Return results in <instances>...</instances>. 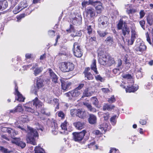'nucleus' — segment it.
Returning a JSON list of instances; mask_svg holds the SVG:
<instances>
[{"mask_svg":"<svg viewBox=\"0 0 153 153\" xmlns=\"http://www.w3.org/2000/svg\"><path fill=\"white\" fill-rule=\"evenodd\" d=\"M33 106H35L37 109L41 110V112L43 114H45V111L42 110L43 108V104L37 97H36L32 101L29 102L24 105V107L26 111L33 113L35 112V110L32 108Z\"/></svg>","mask_w":153,"mask_h":153,"instance_id":"f257e3e1","label":"nucleus"},{"mask_svg":"<svg viewBox=\"0 0 153 153\" xmlns=\"http://www.w3.org/2000/svg\"><path fill=\"white\" fill-rule=\"evenodd\" d=\"M28 128V130L26 138L27 143L36 145V143L34 138L38 136V133L36 129L30 127Z\"/></svg>","mask_w":153,"mask_h":153,"instance_id":"f03ea898","label":"nucleus"},{"mask_svg":"<svg viewBox=\"0 0 153 153\" xmlns=\"http://www.w3.org/2000/svg\"><path fill=\"white\" fill-rule=\"evenodd\" d=\"M74 68V64L70 62H62L60 68L61 71L65 72L73 70Z\"/></svg>","mask_w":153,"mask_h":153,"instance_id":"7ed1b4c3","label":"nucleus"},{"mask_svg":"<svg viewBox=\"0 0 153 153\" xmlns=\"http://www.w3.org/2000/svg\"><path fill=\"white\" fill-rule=\"evenodd\" d=\"M74 55L77 57H80L82 55V51L78 42H75L73 49Z\"/></svg>","mask_w":153,"mask_h":153,"instance_id":"20e7f679","label":"nucleus"},{"mask_svg":"<svg viewBox=\"0 0 153 153\" xmlns=\"http://www.w3.org/2000/svg\"><path fill=\"white\" fill-rule=\"evenodd\" d=\"M108 18L105 16H102L98 19L99 27L102 28H104L108 25Z\"/></svg>","mask_w":153,"mask_h":153,"instance_id":"39448f33","label":"nucleus"},{"mask_svg":"<svg viewBox=\"0 0 153 153\" xmlns=\"http://www.w3.org/2000/svg\"><path fill=\"white\" fill-rule=\"evenodd\" d=\"M86 131L83 130L79 132H74L73 133V139L76 142H79L83 139Z\"/></svg>","mask_w":153,"mask_h":153,"instance_id":"423d86ee","label":"nucleus"},{"mask_svg":"<svg viewBox=\"0 0 153 153\" xmlns=\"http://www.w3.org/2000/svg\"><path fill=\"white\" fill-rule=\"evenodd\" d=\"M135 48L137 53L139 54H141L146 50L147 47L144 43L142 42L136 45Z\"/></svg>","mask_w":153,"mask_h":153,"instance_id":"0eeeda50","label":"nucleus"},{"mask_svg":"<svg viewBox=\"0 0 153 153\" xmlns=\"http://www.w3.org/2000/svg\"><path fill=\"white\" fill-rule=\"evenodd\" d=\"M86 16L88 18H94L96 14L95 9L91 7H87L85 10Z\"/></svg>","mask_w":153,"mask_h":153,"instance_id":"6e6552de","label":"nucleus"},{"mask_svg":"<svg viewBox=\"0 0 153 153\" xmlns=\"http://www.w3.org/2000/svg\"><path fill=\"white\" fill-rule=\"evenodd\" d=\"M80 94L79 91L74 89L70 92H68L67 96L69 97L71 100H74V98L79 96Z\"/></svg>","mask_w":153,"mask_h":153,"instance_id":"1a4fd4ad","label":"nucleus"},{"mask_svg":"<svg viewBox=\"0 0 153 153\" xmlns=\"http://www.w3.org/2000/svg\"><path fill=\"white\" fill-rule=\"evenodd\" d=\"M61 86L62 89L64 90H68L69 89L70 86L71 85V83L68 82L66 80L61 79Z\"/></svg>","mask_w":153,"mask_h":153,"instance_id":"9d476101","label":"nucleus"},{"mask_svg":"<svg viewBox=\"0 0 153 153\" xmlns=\"http://www.w3.org/2000/svg\"><path fill=\"white\" fill-rule=\"evenodd\" d=\"M137 36V35L136 31L133 29L131 30V36L130 39H129L128 41L129 45H132L136 38Z\"/></svg>","mask_w":153,"mask_h":153,"instance_id":"9b49d317","label":"nucleus"},{"mask_svg":"<svg viewBox=\"0 0 153 153\" xmlns=\"http://www.w3.org/2000/svg\"><path fill=\"white\" fill-rule=\"evenodd\" d=\"M109 55H104L100 57L99 62L100 64L102 65H105L107 64L108 59H109Z\"/></svg>","mask_w":153,"mask_h":153,"instance_id":"f8f14e48","label":"nucleus"},{"mask_svg":"<svg viewBox=\"0 0 153 153\" xmlns=\"http://www.w3.org/2000/svg\"><path fill=\"white\" fill-rule=\"evenodd\" d=\"M15 95L17 96L16 100L20 102H24L25 98L22 96V95L20 93L18 90V87H15Z\"/></svg>","mask_w":153,"mask_h":153,"instance_id":"ddd939ff","label":"nucleus"},{"mask_svg":"<svg viewBox=\"0 0 153 153\" xmlns=\"http://www.w3.org/2000/svg\"><path fill=\"white\" fill-rule=\"evenodd\" d=\"M90 68H85L83 73L84 74L85 77L88 80L92 79L93 78V75L88 71L90 70Z\"/></svg>","mask_w":153,"mask_h":153,"instance_id":"4468645a","label":"nucleus"},{"mask_svg":"<svg viewBox=\"0 0 153 153\" xmlns=\"http://www.w3.org/2000/svg\"><path fill=\"white\" fill-rule=\"evenodd\" d=\"M77 116L82 119H84L85 118L87 115L86 112L84 110L82 109H78Z\"/></svg>","mask_w":153,"mask_h":153,"instance_id":"2eb2a0df","label":"nucleus"},{"mask_svg":"<svg viewBox=\"0 0 153 153\" xmlns=\"http://www.w3.org/2000/svg\"><path fill=\"white\" fill-rule=\"evenodd\" d=\"M52 132L54 135H56L58 133L57 124L54 122H51Z\"/></svg>","mask_w":153,"mask_h":153,"instance_id":"dca6fc26","label":"nucleus"},{"mask_svg":"<svg viewBox=\"0 0 153 153\" xmlns=\"http://www.w3.org/2000/svg\"><path fill=\"white\" fill-rule=\"evenodd\" d=\"M96 61V60L94 59L93 60L92 63L91 65V70L93 71L94 74H99V72L97 70Z\"/></svg>","mask_w":153,"mask_h":153,"instance_id":"f3484780","label":"nucleus"},{"mask_svg":"<svg viewBox=\"0 0 153 153\" xmlns=\"http://www.w3.org/2000/svg\"><path fill=\"white\" fill-rule=\"evenodd\" d=\"M94 2H95L94 4H98L95 7V8L97 10V13H101L102 10L103 9V8L102 6V3L98 1H95Z\"/></svg>","mask_w":153,"mask_h":153,"instance_id":"a211bd4d","label":"nucleus"},{"mask_svg":"<svg viewBox=\"0 0 153 153\" xmlns=\"http://www.w3.org/2000/svg\"><path fill=\"white\" fill-rule=\"evenodd\" d=\"M49 72L50 74L51 78L52 79V81L55 83H57V78L56 75L54 73L51 69H49Z\"/></svg>","mask_w":153,"mask_h":153,"instance_id":"6ab92c4d","label":"nucleus"},{"mask_svg":"<svg viewBox=\"0 0 153 153\" xmlns=\"http://www.w3.org/2000/svg\"><path fill=\"white\" fill-rule=\"evenodd\" d=\"M75 127L78 130H81L85 127V124L83 122L78 121L74 123Z\"/></svg>","mask_w":153,"mask_h":153,"instance_id":"aec40b11","label":"nucleus"},{"mask_svg":"<svg viewBox=\"0 0 153 153\" xmlns=\"http://www.w3.org/2000/svg\"><path fill=\"white\" fill-rule=\"evenodd\" d=\"M138 88V86H134L132 85L131 86H127V88H126V92H134L136 91Z\"/></svg>","mask_w":153,"mask_h":153,"instance_id":"412c9836","label":"nucleus"},{"mask_svg":"<svg viewBox=\"0 0 153 153\" xmlns=\"http://www.w3.org/2000/svg\"><path fill=\"white\" fill-rule=\"evenodd\" d=\"M89 123L91 124H95L97 122V117L94 115L91 114L88 119Z\"/></svg>","mask_w":153,"mask_h":153,"instance_id":"4be33fe9","label":"nucleus"},{"mask_svg":"<svg viewBox=\"0 0 153 153\" xmlns=\"http://www.w3.org/2000/svg\"><path fill=\"white\" fill-rule=\"evenodd\" d=\"M130 32V29L127 25H124L122 29V32L124 36H125L126 35H128L129 34Z\"/></svg>","mask_w":153,"mask_h":153,"instance_id":"5701e85b","label":"nucleus"},{"mask_svg":"<svg viewBox=\"0 0 153 153\" xmlns=\"http://www.w3.org/2000/svg\"><path fill=\"white\" fill-rule=\"evenodd\" d=\"M81 19L82 18L80 17H79L78 18H74L72 20V23L73 25L76 26L79 25L81 24Z\"/></svg>","mask_w":153,"mask_h":153,"instance_id":"b1692460","label":"nucleus"},{"mask_svg":"<svg viewBox=\"0 0 153 153\" xmlns=\"http://www.w3.org/2000/svg\"><path fill=\"white\" fill-rule=\"evenodd\" d=\"M84 105L87 108L88 110L91 112H96V109L93 107L91 104L87 102L84 103Z\"/></svg>","mask_w":153,"mask_h":153,"instance_id":"393cba45","label":"nucleus"},{"mask_svg":"<svg viewBox=\"0 0 153 153\" xmlns=\"http://www.w3.org/2000/svg\"><path fill=\"white\" fill-rule=\"evenodd\" d=\"M147 23L150 26L152 25L153 24V14H149L146 18Z\"/></svg>","mask_w":153,"mask_h":153,"instance_id":"a878e982","label":"nucleus"},{"mask_svg":"<svg viewBox=\"0 0 153 153\" xmlns=\"http://www.w3.org/2000/svg\"><path fill=\"white\" fill-rule=\"evenodd\" d=\"M105 41L108 45L111 46L114 42L113 37L110 36L107 37Z\"/></svg>","mask_w":153,"mask_h":153,"instance_id":"bb28decb","label":"nucleus"},{"mask_svg":"<svg viewBox=\"0 0 153 153\" xmlns=\"http://www.w3.org/2000/svg\"><path fill=\"white\" fill-rule=\"evenodd\" d=\"M27 6V2L26 0H23L21 1L19 5V7L22 10L26 7Z\"/></svg>","mask_w":153,"mask_h":153,"instance_id":"cd10ccee","label":"nucleus"},{"mask_svg":"<svg viewBox=\"0 0 153 153\" xmlns=\"http://www.w3.org/2000/svg\"><path fill=\"white\" fill-rule=\"evenodd\" d=\"M114 106L113 105H108L107 104H105L102 107V109L104 111L111 110L114 108Z\"/></svg>","mask_w":153,"mask_h":153,"instance_id":"c85d7f7f","label":"nucleus"},{"mask_svg":"<svg viewBox=\"0 0 153 153\" xmlns=\"http://www.w3.org/2000/svg\"><path fill=\"white\" fill-rule=\"evenodd\" d=\"M94 2L91 0H89L88 1H83L82 3V5L83 7H85L87 5L91 4L92 5H94Z\"/></svg>","mask_w":153,"mask_h":153,"instance_id":"c756f323","label":"nucleus"},{"mask_svg":"<svg viewBox=\"0 0 153 153\" xmlns=\"http://www.w3.org/2000/svg\"><path fill=\"white\" fill-rule=\"evenodd\" d=\"M152 41H151L150 38L149 37V33L148 32H147L146 34V40L147 42L149 43L150 45H151L153 47V31H152Z\"/></svg>","mask_w":153,"mask_h":153,"instance_id":"7c9ffc66","label":"nucleus"},{"mask_svg":"<svg viewBox=\"0 0 153 153\" xmlns=\"http://www.w3.org/2000/svg\"><path fill=\"white\" fill-rule=\"evenodd\" d=\"M1 5L2 10L5 9L8 6V3L6 0H3L1 1Z\"/></svg>","mask_w":153,"mask_h":153,"instance_id":"2f4dec72","label":"nucleus"},{"mask_svg":"<svg viewBox=\"0 0 153 153\" xmlns=\"http://www.w3.org/2000/svg\"><path fill=\"white\" fill-rule=\"evenodd\" d=\"M39 145L38 146H36L34 149L35 153H44V149L40 147Z\"/></svg>","mask_w":153,"mask_h":153,"instance_id":"473e14b6","label":"nucleus"},{"mask_svg":"<svg viewBox=\"0 0 153 153\" xmlns=\"http://www.w3.org/2000/svg\"><path fill=\"white\" fill-rule=\"evenodd\" d=\"M99 128L102 131H104V132H105L107 129L108 125L106 123H103L99 126Z\"/></svg>","mask_w":153,"mask_h":153,"instance_id":"72a5a7b5","label":"nucleus"},{"mask_svg":"<svg viewBox=\"0 0 153 153\" xmlns=\"http://www.w3.org/2000/svg\"><path fill=\"white\" fill-rule=\"evenodd\" d=\"M107 65L108 66H111V65L115 64V61L114 59L109 55V59H108Z\"/></svg>","mask_w":153,"mask_h":153,"instance_id":"f704fd0d","label":"nucleus"},{"mask_svg":"<svg viewBox=\"0 0 153 153\" xmlns=\"http://www.w3.org/2000/svg\"><path fill=\"white\" fill-rule=\"evenodd\" d=\"M91 100L93 104L97 107L98 106L99 102L97 98L95 97H93L91 98Z\"/></svg>","mask_w":153,"mask_h":153,"instance_id":"c9c22d12","label":"nucleus"},{"mask_svg":"<svg viewBox=\"0 0 153 153\" xmlns=\"http://www.w3.org/2000/svg\"><path fill=\"white\" fill-rule=\"evenodd\" d=\"M34 10V6L32 4L28 8V9L26 10V15L29 14L31 12Z\"/></svg>","mask_w":153,"mask_h":153,"instance_id":"e433bc0d","label":"nucleus"},{"mask_svg":"<svg viewBox=\"0 0 153 153\" xmlns=\"http://www.w3.org/2000/svg\"><path fill=\"white\" fill-rule=\"evenodd\" d=\"M8 133L10 134V136L12 138L15 137V136L17 134V133L12 128H11L10 131Z\"/></svg>","mask_w":153,"mask_h":153,"instance_id":"4c0bfd02","label":"nucleus"},{"mask_svg":"<svg viewBox=\"0 0 153 153\" xmlns=\"http://www.w3.org/2000/svg\"><path fill=\"white\" fill-rule=\"evenodd\" d=\"M42 68H36L34 71V74L35 76H36L42 72Z\"/></svg>","mask_w":153,"mask_h":153,"instance_id":"58836bf2","label":"nucleus"},{"mask_svg":"<svg viewBox=\"0 0 153 153\" xmlns=\"http://www.w3.org/2000/svg\"><path fill=\"white\" fill-rule=\"evenodd\" d=\"M13 140H11V142L13 143L16 144V145H18L20 141V139L19 138H15L14 137L13 138Z\"/></svg>","mask_w":153,"mask_h":153,"instance_id":"ea45409f","label":"nucleus"},{"mask_svg":"<svg viewBox=\"0 0 153 153\" xmlns=\"http://www.w3.org/2000/svg\"><path fill=\"white\" fill-rule=\"evenodd\" d=\"M123 78L127 79H132V76L131 74H123L122 75Z\"/></svg>","mask_w":153,"mask_h":153,"instance_id":"a19ab883","label":"nucleus"},{"mask_svg":"<svg viewBox=\"0 0 153 153\" xmlns=\"http://www.w3.org/2000/svg\"><path fill=\"white\" fill-rule=\"evenodd\" d=\"M0 151L4 153H10L11 151L2 146L0 147Z\"/></svg>","mask_w":153,"mask_h":153,"instance_id":"79ce46f5","label":"nucleus"},{"mask_svg":"<svg viewBox=\"0 0 153 153\" xmlns=\"http://www.w3.org/2000/svg\"><path fill=\"white\" fill-rule=\"evenodd\" d=\"M36 85L38 88L42 87L43 86L42 80L40 79H38L37 80Z\"/></svg>","mask_w":153,"mask_h":153,"instance_id":"37998d69","label":"nucleus"},{"mask_svg":"<svg viewBox=\"0 0 153 153\" xmlns=\"http://www.w3.org/2000/svg\"><path fill=\"white\" fill-rule=\"evenodd\" d=\"M123 21L121 19H120L119 23L117 25V28L118 30L122 29L123 28Z\"/></svg>","mask_w":153,"mask_h":153,"instance_id":"c03bdc74","label":"nucleus"},{"mask_svg":"<svg viewBox=\"0 0 153 153\" xmlns=\"http://www.w3.org/2000/svg\"><path fill=\"white\" fill-rule=\"evenodd\" d=\"M91 94L90 93L88 92V89H86L84 91L83 93V95L82 98H83L85 97H88L90 96Z\"/></svg>","mask_w":153,"mask_h":153,"instance_id":"a18cd8bd","label":"nucleus"},{"mask_svg":"<svg viewBox=\"0 0 153 153\" xmlns=\"http://www.w3.org/2000/svg\"><path fill=\"white\" fill-rule=\"evenodd\" d=\"M67 122L66 121H65L61 124V127L62 130H63L65 131L67 130Z\"/></svg>","mask_w":153,"mask_h":153,"instance_id":"49530a36","label":"nucleus"},{"mask_svg":"<svg viewBox=\"0 0 153 153\" xmlns=\"http://www.w3.org/2000/svg\"><path fill=\"white\" fill-rule=\"evenodd\" d=\"M78 111V109H73L71 110V115L73 116H77V113Z\"/></svg>","mask_w":153,"mask_h":153,"instance_id":"de8ad7c7","label":"nucleus"},{"mask_svg":"<svg viewBox=\"0 0 153 153\" xmlns=\"http://www.w3.org/2000/svg\"><path fill=\"white\" fill-rule=\"evenodd\" d=\"M97 33L99 34V35L100 36L102 37H103L105 36V35H107V33L102 31L100 30H98L97 31Z\"/></svg>","mask_w":153,"mask_h":153,"instance_id":"09e8293b","label":"nucleus"},{"mask_svg":"<svg viewBox=\"0 0 153 153\" xmlns=\"http://www.w3.org/2000/svg\"><path fill=\"white\" fill-rule=\"evenodd\" d=\"M21 120L24 122H25L27 120V116L26 115L22 116L20 117Z\"/></svg>","mask_w":153,"mask_h":153,"instance_id":"8fccbe9b","label":"nucleus"},{"mask_svg":"<svg viewBox=\"0 0 153 153\" xmlns=\"http://www.w3.org/2000/svg\"><path fill=\"white\" fill-rule=\"evenodd\" d=\"M16 112H21L23 111V109L22 106L19 105L16 107L15 108Z\"/></svg>","mask_w":153,"mask_h":153,"instance_id":"3c124183","label":"nucleus"},{"mask_svg":"<svg viewBox=\"0 0 153 153\" xmlns=\"http://www.w3.org/2000/svg\"><path fill=\"white\" fill-rule=\"evenodd\" d=\"M116 115H114L110 119V121L112 123V124L113 125H115L116 123Z\"/></svg>","mask_w":153,"mask_h":153,"instance_id":"603ef678","label":"nucleus"},{"mask_svg":"<svg viewBox=\"0 0 153 153\" xmlns=\"http://www.w3.org/2000/svg\"><path fill=\"white\" fill-rule=\"evenodd\" d=\"M86 28L87 30H88V33L89 34H90L92 33V28L91 27V25L87 26Z\"/></svg>","mask_w":153,"mask_h":153,"instance_id":"864d4df0","label":"nucleus"},{"mask_svg":"<svg viewBox=\"0 0 153 153\" xmlns=\"http://www.w3.org/2000/svg\"><path fill=\"white\" fill-rule=\"evenodd\" d=\"M116 101V100L114 98V96H112L110 98L108 99V101L110 103H112L113 102H114Z\"/></svg>","mask_w":153,"mask_h":153,"instance_id":"5fc2aeb1","label":"nucleus"},{"mask_svg":"<svg viewBox=\"0 0 153 153\" xmlns=\"http://www.w3.org/2000/svg\"><path fill=\"white\" fill-rule=\"evenodd\" d=\"M19 143L18 146H20L22 148H24L26 146L25 143L22 141H20Z\"/></svg>","mask_w":153,"mask_h":153,"instance_id":"6e6d98bb","label":"nucleus"},{"mask_svg":"<svg viewBox=\"0 0 153 153\" xmlns=\"http://www.w3.org/2000/svg\"><path fill=\"white\" fill-rule=\"evenodd\" d=\"M18 7H18H16L13 10V12L14 14H16L21 10L20 8H19L18 9Z\"/></svg>","mask_w":153,"mask_h":153,"instance_id":"4d7b16f0","label":"nucleus"},{"mask_svg":"<svg viewBox=\"0 0 153 153\" xmlns=\"http://www.w3.org/2000/svg\"><path fill=\"white\" fill-rule=\"evenodd\" d=\"M10 129L11 128L4 127L2 128L1 131L3 132H7L9 133Z\"/></svg>","mask_w":153,"mask_h":153,"instance_id":"13d9d810","label":"nucleus"},{"mask_svg":"<svg viewBox=\"0 0 153 153\" xmlns=\"http://www.w3.org/2000/svg\"><path fill=\"white\" fill-rule=\"evenodd\" d=\"M95 77L97 80L100 81L101 82H103L104 81L103 78L100 76V75L95 76Z\"/></svg>","mask_w":153,"mask_h":153,"instance_id":"bf43d9fd","label":"nucleus"},{"mask_svg":"<svg viewBox=\"0 0 153 153\" xmlns=\"http://www.w3.org/2000/svg\"><path fill=\"white\" fill-rule=\"evenodd\" d=\"M140 24L141 27L144 29H145V21L144 20H142L139 22Z\"/></svg>","mask_w":153,"mask_h":153,"instance_id":"052dcab7","label":"nucleus"},{"mask_svg":"<svg viewBox=\"0 0 153 153\" xmlns=\"http://www.w3.org/2000/svg\"><path fill=\"white\" fill-rule=\"evenodd\" d=\"M145 13L144 11L143 10H141L140 12V19L142 18L145 16Z\"/></svg>","mask_w":153,"mask_h":153,"instance_id":"680f3d73","label":"nucleus"},{"mask_svg":"<svg viewBox=\"0 0 153 153\" xmlns=\"http://www.w3.org/2000/svg\"><path fill=\"white\" fill-rule=\"evenodd\" d=\"M110 153H119V150H116L114 148H113L110 150Z\"/></svg>","mask_w":153,"mask_h":153,"instance_id":"e2e57ef3","label":"nucleus"},{"mask_svg":"<svg viewBox=\"0 0 153 153\" xmlns=\"http://www.w3.org/2000/svg\"><path fill=\"white\" fill-rule=\"evenodd\" d=\"M101 90L105 93H107L110 91V90L108 88H101Z\"/></svg>","mask_w":153,"mask_h":153,"instance_id":"0e129e2a","label":"nucleus"},{"mask_svg":"<svg viewBox=\"0 0 153 153\" xmlns=\"http://www.w3.org/2000/svg\"><path fill=\"white\" fill-rule=\"evenodd\" d=\"M58 115L59 117H61L62 118H64L65 116L63 112L61 111L58 113Z\"/></svg>","mask_w":153,"mask_h":153,"instance_id":"69168bd1","label":"nucleus"},{"mask_svg":"<svg viewBox=\"0 0 153 153\" xmlns=\"http://www.w3.org/2000/svg\"><path fill=\"white\" fill-rule=\"evenodd\" d=\"M136 77L138 78H140L142 77V73L140 71H138L136 73Z\"/></svg>","mask_w":153,"mask_h":153,"instance_id":"338daca9","label":"nucleus"},{"mask_svg":"<svg viewBox=\"0 0 153 153\" xmlns=\"http://www.w3.org/2000/svg\"><path fill=\"white\" fill-rule=\"evenodd\" d=\"M84 84H79V86L76 88L75 89L77 91L80 90L84 86Z\"/></svg>","mask_w":153,"mask_h":153,"instance_id":"774afa93","label":"nucleus"}]
</instances>
